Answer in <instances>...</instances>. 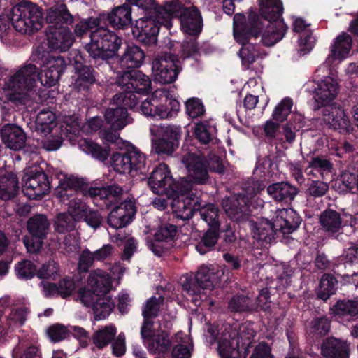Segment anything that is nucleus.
I'll return each mask as SVG.
<instances>
[{
  "mask_svg": "<svg viewBox=\"0 0 358 358\" xmlns=\"http://www.w3.org/2000/svg\"><path fill=\"white\" fill-rule=\"evenodd\" d=\"M287 31V26L282 20L267 21L263 24L253 12L249 13L248 22L241 13L234 17V37L242 47L239 57L243 65L246 67L253 63L257 57H261L257 47L250 41L261 37L260 41L265 46H272L282 39Z\"/></svg>",
  "mask_w": 358,
  "mask_h": 358,
  "instance_id": "nucleus-1",
  "label": "nucleus"
},
{
  "mask_svg": "<svg viewBox=\"0 0 358 358\" xmlns=\"http://www.w3.org/2000/svg\"><path fill=\"white\" fill-rule=\"evenodd\" d=\"M111 286L109 274L101 269H96L90 273L87 285L78 290L80 301L84 306L92 310L96 320L106 319L114 308L113 299L106 296Z\"/></svg>",
  "mask_w": 358,
  "mask_h": 358,
  "instance_id": "nucleus-2",
  "label": "nucleus"
},
{
  "mask_svg": "<svg viewBox=\"0 0 358 358\" xmlns=\"http://www.w3.org/2000/svg\"><path fill=\"white\" fill-rule=\"evenodd\" d=\"M105 17L101 14L98 17H90L77 22L73 34L81 36L89 30L90 41L85 46L89 55L94 59L106 60L116 55L121 44L122 39L113 31L101 27V21Z\"/></svg>",
  "mask_w": 358,
  "mask_h": 358,
  "instance_id": "nucleus-3",
  "label": "nucleus"
},
{
  "mask_svg": "<svg viewBox=\"0 0 358 358\" xmlns=\"http://www.w3.org/2000/svg\"><path fill=\"white\" fill-rule=\"evenodd\" d=\"M276 169V164L268 157L258 159L253 171L254 180L245 184L244 193L233 195L222 200V207L228 216L236 220L241 219L243 213L247 210L250 199L265 187V185L260 179L272 177L275 174Z\"/></svg>",
  "mask_w": 358,
  "mask_h": 358,
  "instance_id": "nucleus-4",
  "label": "nucleus"
},
{
  "mask_svg": "<svg viewBox=\"0 0 358 358\" xmlns=\"http://www.w3.org/2000/svg\"><path fill=\"white\" fill-rule=\"evenodd\" d=\"M301 218L292 208H282L276 210L273 222L266 219H259L256 222L250 221L248 224L254 239L261 245L270 243L277 231L282 234L293 232L300 224Z\"/></svg>",
  "mask_w": 358,
  "mask_h": 358,
  "instance_id": "nucleus-5",
  "label": "nucleus"
},
{
  "mask_svg": "<svg viewBox=\"0 0 358 358\" xmlns=\"http://www.w3.org/2000/svg\"><path fill=\"white\" fill-rule=\"evenodd\" d=\"M180 108L173 87L157 89L139 106L143 115L156 120L172 118L178 114Z\"/></svg>",
  "mask_w": 358,
  "mask_h": 358,
  "instance_id": "nucleus-6",
  "label": "nucleus"
},
{
  "mask_svg": "<svg viewBox=\"0 0 358 358\" xmlns=\"http://www.w3.org/2000/svg\"><path fill=\"white\" fill-rule=\"evenodd\" d=\"M148 185L155 194L173 198L172 203L178 199H185L190 193L191 184L183 178L180 182H175L169 166L164 163L152 170Z\"/></svg>",
  "mask_w": 358,
  "mask_h": 358,
  "instance_id": "nucleus-7",
  "label": "nucleus"
},
{
  "mask_svg": "<svg viewBox=\"0 0 358 358\" xmlns=\"http://www.w3.org/2000/svg\"><path fill=\"white\" fill-rule=\"evenodd\" d=\"M223 272L214 266H202L194 278L186 275L181 279L182 289L189 296L196 306H200L201 301L206 298L205 290L212 289L219 283Z\"/></svg>",
  "mask_w": 358,
  "mask_h": 358,
  "instance_id": "nucleus-8",
  "label": "nucleus"
},
{
  "mask_svg": "<svg viewBox=\"0 0 358 358\" xmlns=\"http://www.w3.org/2000/svg\"><path fill=\"white\" fill-rule=\"evenodd\" d=\"M38 76L37 67L32 64H26L12 71L3 87L8 99L25 104L26 96L34 87Z\"/></svg>",
  "mask_w": 358,
  "mask_h": 358,
  "instance_id": "nucleus-9",
  "label": "nucleus"
},
{
  "mask_svg": "<svg viewBox=\"0 0 358 358\" xmlns=\"http://www.w3.org/2000/svg\"><path fill=\"white\" fill-rule=\"evenodd\" d=\"M169 52L164 51L157 55L152 64V76L153 80L162 84L173 83L178 78L182 70L181 63L175 54V47L179 43L173 42L169 38L164 41Z\"/></svg>",
  "mask_w": 358,
  "mask_h": 358,
  "instance_id": "nucleus-10",
  "label": "nucleus"
},
{
  "mask_svg": "<svg viewBox=\"0 0 358 358\" xmlns=\"http://www.w3.org/2000/svg\"><path fill=\"white\" fill-rule=\"evenodd\" d=\"M173 210L182 220H189L196 211H199L201 217L210 228L219 227L218 208L213 204L201 207L199 198L192 193H189L185 199L176 200L173 203Z\"/></svg>",
  "mask_w": 358,
  "mask_h": 358,
  "instance_id": "nucleus-11",
  "label": "nucleus"
},
{
  "mask_svg": "<svg viewBox=\"0 0 358 358\" xmlns=\"http://www.w3.org/2000/svg\"><path fill=\"white\" fill-rule=\"evenodd\" d=\"M11 21L16 31L22 34H34L43 26L41 9L32 2L22 1L13 7Z\"/></svg>",
  "mask_w": 358,
  "mask_h": 358,
  "instance_id": "nucleus-12",
  "label": "nucleus"
},
{
  "mask_svg": "<svg viewBox=\"0 0 358 358\" xmlns=\"http://www.w3.org/2000/svg\"><path fill=\"white\" fill-rule=\"evenodd\" d=\"M124 153L114 152L110 157L113 169L120 174L135 177L146 172L145 156L131 143H124Z\"/></svg>",
  "mask_w": 358,
  "mask_h": 358,
  "instance_id": "nucleus-13",
  "label": "nucleus"
},
{
  "mask_svg": "<svg viewBox=\"0 0 358 358\" xmlns=\"http://www.w3.org/2000/svg\"><path fill=\"white\" fill-rule=\"evenodd\" d=\"M152 149L157 154L171 155L178 148L181 138V128L172 124H152Z\"/></svg>",
  "mask_w": 358,
  "mask_h": 358,
  "instance_id": "nucleus-14",
  "label": "nucleus"
},
{
  "mask_svg": "<svg viewBox=\"0 0 358 358\" xmlns=\"http://www.w3.org/2000/svg\"><path fill=\"white\" fill-rule=\"evenodd\" d=\"M36 131L41 136V142L45 150L53 151L59 148L62 135L52 111L43 110L38 113L36 118Z\"/></svg>",
  "mask_w": 358,
  "mask_h": 358,
  "instance_id": "nucleus-15",
  "label": "nucleus"
},
{
  "mask_svg": "<svg viewBox=\"0 0 358 358\" xmlns=\"http://www.w3.org/2000/svg\"><path fill=\"white\" fill-rule=\"evenodd\" d=\"M229 325L217 329L213 325H208L206 340L212 343H217V350L220 358H244L239 351L238 338L229 331Z\"/></svg>",
  "mask_w": 358,
  "mask_h": 358,
  "instance_id": "nucleus-16",
  "label": "nucleus"
},
{
  "mask_svg": "<svg viewBox=\"0 0 358 358\" xmlns=\"http://www.w3.org/2000/svg\"><path fill=\"white\" fill-rule=\"evenodd\" d=\"M141 334L145 346L150 353L169 355L172 341L168 334L160 328L158 322H143Z\"/></svg>",
  "mask_w": 358,
  "mask_h": 358,
  "instance_id": "nucleus-17",
  "label": "nucleus"
},
{
  "mask_svg": "<svg viewBox=\"0 0 358 358\" xmlns=\"http://www.w3.org/2000/svg\"><path fill=\"white\" fill-rule=\"evenodd\" d=\"M186 169L187 177L195 183H204L208 177L207 159L205 154L192 148L187 152L184 151L181 159Z\"/></svg>",
  "mask_w": 358,
  "mask_h": 358,
  "instance_id": "nucleus-18",
  "label": "nucleus"
},
{
  "mask_svg": "<svg viewBox=\"0 0 358 358\" xmlns=\"http://www.w3.org/2000/svg\"><path fill=\"white\" fill-rule=\"evenodd\" d=\"M123 78L127 80L131 78L132 83L131 86L129 87L130 91L127 94H115L114 100L122 99L124 105L130 108H134L138 103L137 94L148 93L151 87V80L148 76L135 69L129 71Z\"/></svg>",
  "mask_w": 358,
  "mask_h": 358,
  "instance_id": "nucleus-19",
  "label": "nucleus"
},
{
  "mask_svg": "<svg viewBox=\"0 0 358 358\" xmlns=\"http://www.w3.org/2000/svg\"><path fill=\"white\" fill-rule=\"evenodd\" d=\"M46 174L38 167L26 169L22 178V191L29 199H37L50 191Z\"/></svg>",
  "mask_w": 358,
  "mask_h": 358,
  "instance_id": "nucleus-20",
  "label": "nucleus"
},
{
  "mask_svg": "<svg viewBox=\"0 0 358 358\" xmlns=\"http://www.w3.org/2000/svg\"><path fill=\"white\" fill-rule=\"evenodd\" d=\"M307 90L314 93L316 102L327 106L331 105L330 103L337 96L339 85L336 79L327 76L309 82Z\"/></svg>",
  "mask_w": 358,
  "mask_h": 358,
  "instance_id": "nucleus-21",
  "label": "nucleus"
},
{
  "mask_svg": "<svg viewBox=\"0 0 358 358\" xmlns=\"http://www.w3.org/2000/svg\"><path fill=\"white\" fill-rule=\"evenodd\" d=\"M322 114L324 122L339 133L347 134L352 131L350 118L341 106L334 103L324 106Z\"/></svg>",
  "mask_w": 358,
  "mask_h": 358,
  "instance_id": "nucleus-22",
  "label": "nucleus"
},
{
  "mask_svg": "<svg viewBox=\"0 0 358 358\" xmlns=\"http://www.w3.org/2000/svg\"><path fill=\"white\" fill-rule=\"evenodd\" d=\"M122 99L114 100L111 106L106 110L105 120L111 128L115 130L122 129L126 125L132 122V118L129 117L127 110Z\"/></svg>",
  "mask_w": 358,
  "mask_h": 358,
  "instance_id": "nucleus-23",
  "label": "nucleus"
},
{
  "mask_svg": "<svg viewBox=\"0 0 358 358\" xmlns=\"http://www.w3.org/2000/svg\"><path fill=\"white\" fill-rule=\"evenodd\" d=\"M352 38L346 33L338 35L330 46V54L326 59L324 65L329 66L340 63L350 55L352 48Z\"/></svg>",
  "mask_w": 358,
  "mask_h": 358,
  "instance_id": "nucleus-24",
  "label": "nucleus"
},
{
  "mask_svg": "<svg viewBox=\"0 0 358 358\" xmlns=\"http://www.w3.org/2000/svg\"><path fill=\"white\" fill-rule=\"evenodd\" d=\"M136 213V206L133 201H125L113 208L108 217V224L114 229L125 227L131 222Z\"/></svg>",
  "mask_w": 358,
  "mask_h": 358,
  "instance_id": "nucleus-25",
  "label": "nucleus"
},
{
  "mask_svg": "<svg viewBox=\"0 0 358 358\" xmlns=\"http://www.w3.org/2000/svg\"><path fill=\"white\" fill-rule=\"evenodd\" d=\"M176 234V227L173 224L161 226L155 234L154 241L147 242L148 247L156 256L160 257L171 244Z\"/></svg>",
  "mask_w": 358,
  "mask_h": 358,
  "instance_id": "nucleus-26",
  "label": "nucleus"
},
{
  "mask_svg": "<svg viewBox=\"0 0 358 358\" xmlns=\"http://www.w3.org/2000/svg\"><path fill=\"white\" fill-rule=\"evenodd\" d=\"M308 27L302 18H295L293 21V30L299 34L298 50L302 55L310 52L316 41Z\"/></svg>",
  "mask_w": 358,
  "mask_h": 358,
  "instance_id": "nucleus-27",
  "label": "nucleus"
},
{
  "mask_svg": "<svg viewBox=\"0 0 358 358\" xmlns=\"http://www.w3.org/2000/svg\"><path fill=\"white\" fill-rule=\"evenodd\" d=\"M58 179L60 189L59 193L63 202L70 197L75 196L74 194H78L79 191H86L84 180L77 176L61 173L58 176Z\"/></svg>",
  "mask_w": 358,
  "mask_h": 358,
  "instance_id": "nucleus-28",
  "label": "nucleus"
},
{
  "mask_svg": "<svg viewBox=\"0 0 358 358\" xmlns=\"http://www.w3.org/2000/svg\"><path fill=\"white\" fill-rule=\"evenodd\" d=\"M180 21L182 31L186 34L194 36L201 31V17L195 7L183 9L180 15Z\"/></svg>",
  "mask_w": 358,
  "mask_h": 358,
  "instance_id": "nucleus-29",
  "label": "nucleus"
},
{
  "mask_svg": "<svg viewBox=\"0 0 358 358\" xmlns=\"http://www.w3.org/2000/svg\"><path fill=\"white\" fill-rule=\"evenodd\" d=\"M1 136L6 146L14 150L22 148L26 142L24 132L15 124H5L1 129Z\"/></svg>",
  "mask_w": 358,
  "mask_h": 358,
  "instance_id": "nucleus-30",
  "label": "nucleus"
},
{
  "mask_svg": "<svg viewBox=\"0 0 358 358\" xmlns=\"http://www.w3.org/2000/svg\"><path fill=\"white\" fill-rule=\"evenodd\" d=\"M73 41V34L68 28L50 29L48 34V45L52 50L66 51L72 45Z\"/></svg>",
  "mask_w": 358,
  "mask_h": 358,
  "instance_id": "nucleus-31",
  "label": "nucleus"
},
{
  "mask_svg": "<svg viewBox=\"0 0 358 358\" xmlns=\"http://www.w3.org/2000/svg\"><path fill=\"white\" fill-rule=\"evenodd\" d=\"M45 20L51 27L61 29L64 24L73 23V16L69 12L65 4L59 3L47 10Z\"/></svg>",
  "mask_w": 358,
  "mask_h": 358,
  "instance_id": "nucleus-32",
  "label": "nucleus"
},
{
  "mask_svg": "<svg viewBox=\"0 0 358 358\" xmlns=\"http://www.w3.org/2000/svg\"><path fill=\"white\" fill-rule=\"evenodd\" d=\"M161 22L162 18H159L155 13L153 18L145 17L137 20L136 27L138 30L139 36L142 37L141 40L148 39L150 42H155L159 25H164Z\"/></svg>",
  "mask_w": 358,
  "mask_h": 358,
  "instance_id": "nucleus-33",
  "label": "nucleus"
},
{
  "mask_svg": "<svg viewBox=\"0 0 358 358\" xmlns=\"http://www.w3.org/2000/svg\"><path fill=\"white\" fill-rule=\"evenodd\" d=\"M182 6L178 0H174L170 2H166L164 6H153L152 8L154 13L157 16L162 18V23L164 26L169 29L172 27L171 18L175 17H179L183 9H185Z\"/></svg>",
  "mask_w": 358,
  "mask_h": 358,
  "instance_id": "nucleus-34",
  "label": "nucleus"
},
{
  "mask_svg": "<svg viewBox=\"0 0 358 358\" xmlns=\"http://www.w3.org/2000/svg\"><path fill=\"white\" fill-rule=\"evenodd\" d=\"M266 190L273 200L285 203L292 201L298 193L295 187L285 182L270 185Z\"/></svg>",
  "mask_w": 358,
  "mask_h": 358,
  "instance_id": "nucleus-35",
  "label": "nucleus"
},
{
  "mask_svg": "<svg viewBox=\"0 0 358 358\" xmlns=\"http://www.w3.org/2000/svg\"><path fill=\"white\" fill-rule=\"evenodd\" d=\"M322 353L326 358H348V345L344 341L328 338L321 348Z\"/></svg>",
  "mask_w": 358,
  "mask_h": 358,
  "instance_id": "nucleus-36",
  "label": "nucleus"
},
{
  "mask_svg": "<svg viewBox=\"0 0 358 358\" xmlns=\"http://www.w3.org/2000/svg\"><path fill=\"white\" fill-rule=\"evenodd\" d=\"M172 357L190 358L193 350L192 338L182 331L178 332L172 339Z\"/></svg>",
  "mask_w": 358,
  "mask_h": 358,
  "instance_id": "nucleus-37",
  "label": "nucleus"
},
{
  "mask_svg": "<svg viewBox=\"0 0 358 358\" xmlns=\"http://www.w3.org/2000/svg\"><path fill=\"white\" fill-rule=\"evenodd\" d=\"M43 294L45 296L50 297L60 295L62 297L69 296L75 289V283L70 278H64L58 285L48 282L41 283Z\"/></svg>",
  "mask_w": 358,
  "mask_h": 358,
  "instance_id": "nucleus-38",
  "label": "nucleus"
},
{
  "mask_svg": "<svg viewBox=\"0 0 358 358\" xmlns=\"http://www.w3.org/2000/svg\"><path fill=\"white\" fill-rule=\"evenodd\" d=\"M105 15L109 23L114 27L124 28L131 24V9L129 5L115 8L110 13Z\"/></svg>",
  "mask_w": 358,
  "mask_h": 358,
  "instance_id": "nucleus-39",
  "label": "nucleus"
},
{
  "mask_svg": "<svg viewBox=\"0 0 358 358\" xmlns=\"http://www.w3.org/2000/svg\"><path fill=\"white\" fill-rule=\"evenodd\" d=\"M70 120V122L67 121L65 129L69 134L74 136L78 135L80 131L86 134L94 132L100 129L102 122L101 117H94L81 127L77 117H71Z\"/></svg>",
  "mask_w": 358,
  "mask_h": 358,
  "instance_id": "nucleus-40",
  "label": "nucleus"
},
{
  "mask_svg": "<svg viewBox=\"0 0 358 358\" xmlns=\"http://www.w3.org/2000/svg\"><path fill=\"white\" fill-rule=\"evenodd\" d=\"M322 228L329 235L340 231L342 228V218L338 212L334 210H326L320 216Z\"/></svg>",
  "mask_w": 358,
  "mask_h": 358,
  "instance_id": "nucleus-41",
  "label": "nucleus"
},
{
  "mask_svg": "<svg viewBox=\"0 0 358 358\" xmlns=\"http://www.w3.org/2000/svg\"><path fill=\"white\" fill-rule=\"evenodd\" d=\"M259 12L266 21L282 20V3L280 0H259Z\"/></svg>",
  "mask_w": 358,
  "mask_h": 358,
  "instance_id": "nucleus-42",
  "label": "nucleus"
},
{
  "mask_svg": "<svg viewBox=\"0 0 358 358\" xmlns=\"http://www.w3.org/2000/svg\"><path fill=\"white\" fill-rule=\"evenodd\" d=\"M18 183V179L13 173L0 177V199L7 201L14 198L19 189Z\"/></svg>",
  "mask_w": 358,
  "mask_h": 358,
  "instance_id": "nucleus-43",
  "label": "nucleus"
},
{
  "mask_svg": "<svg viewBox=\"0 0 358 358\" xmlns=\"http://www.w3.org/2000/svg\"><path fill=\"white\" fill-rule=\"evenodd\" d=\"M123 192L121 187L117 185H111L103 187H90L86 194L92 198H100L101 199H106L109 202H113L117 199Z\"/></svg>",
  "mask_w": 358,
  "mask_h": 358,
  "instance_id": "nucleus-44",
  "label": "nucleus"
},
{
  "mask_svg": "<svg viewBox=\"0 0 358 358\" xmlns=\"http://www.w3.org/2000/svg\"><path fill=\"white\" fill-rule=\"evenodd\" d=\"M78 146L81 150L87 155H90L101 162L107 159L110 150L108 148H103L89 138H80L78 141Z\"/></svg>",
  "mask_w": 358,
  "mask_h": 358,
  "instance_id": "nucleus-45",
  "label": "nucleus"
},
{
  "mask_svg": "<svg viewBox=\"0 0 358 358\" xmlns=\"http://www.w3.org/2000/svg\"><path fill=\"white\" fill-rule=\"evenodd\" d=\"M93 69L87 66L81 68L76 67L74 79V87L78 90H87L91 84L95 81Z\"/></svg>",
  "mask_w": 358,
  "mask_h": 358,
  "instance_id": "nucleus-46",
  "label": "nucleus"
},
{
  "mask_svg": "<svg viewBox=\"0 0 358 358\" xmlns=\"http://www.w3.org/2000/svg\"><path fill=\"white\" fill-rule=\"evenodd\" d=\"M49 227L50 223L47 217L43 215L32 217L27 223L29 233L37 238H45L49 231Z\"/></svg>",
  "mask_w": 358,
  "mask_h": 358,
  "instance_id": "nucleus-47",
  "label": "nucleus"
},
{
  "mask_svg": "<svg viewBox=\"0 0 358 358\" xmlns=\"http://www.w3.org/2000/svg\"><path fill=\"white\" fill-rule=\"evenodd\" d=\"M117 329L113 324L104 326L99 329L93 335L92 341L98 348H103L114 339Z\"/></svg>",
  "mask_w": 358,
  "mask_h": 358,
  "instance_id": "nucleus-48",
  "label": "nucleus"
},
{
  "mask_svg": "<svg viewBox=\"0 0 358 358\" xmlns=\"http://www.w3.org/2000/svg\"><path fill=\"white\" fill-rule=\"evenodd\" d=\"M332 311L337 319L355 316L358 314V299L340 300L333 306Z\"/></svg>",
  "mask_w": 358,
  "mask_h": 358,
  "instance_id": "nucleus-49",
  "label": "nucleus"
},
{
  "mask_svg": "<svg viewBox=\"0 0 358 358\" xmlns=\"http://www.w3.org/2000/svg\"><path fill=\"white\" fill-rule=\"evenodd\" d=\"M145 59L144 52L137 45L128 46L122 57V62L128 68L140 66Z\"/></svg>",
  "mask_w": 358,
  "mask_h": 358,
  "instance_id": "nucleus-50",
  "label": "nucleus"
},
{
  "mask_svg": "<svg viewBox=\"0 0 358 358\" xmlns=\"http://www.w3.org/2000/svg\"><path fill=\"white\" fill-rule=\"evenodd\" d=\"M337 284V280L333 275L324 274L320 282L317 291V296L324 301L328 299L331 295L335 294Z\"/></svg>",
  "mask_w": 358,
  "mask_h": 358,
  "instance_id": "nucleus-51",
  "label": "nucleus"
},
{
  "mask_svg": "<svg viewBox=\"0 0 358 358\" xmlns=\"http://www.w3.org/2000/svg\"><path fill=\"white\" fill-rule=\"evenodd\" d=\"M68 203L67 212L76 222L82 220L89 209L86 203L78 199V196L70 197Z\"/></svg>",
  "mask_w": 358,
  "mask_h": 358,
  "instance_id": "nucleus-52",
  "label": "nucleus"
},
{
  "mask_svg": "<svg viewBox=\"0 0 358 358\" xmlns=\"http://www.w3.org/2000/svg\"><path fill=\"white\" fill-rule=\"evenodd\" d=\"M229 331L232 334V336L235 334V336L238 338V342L241 341L243 345H249L251 343V339L255 336L256 331L254 328V323L250 322H245L242 323L238 327V332L236 334V327L232 328Z\"/></svg>",
  "mask_w": 358,
  "mask_h": 358,
  "instance_id": "nucleus-53",
  "label": "nucleus"
},
{
  "mask_svg": "<svg viewBox=\"0 0 358 358\" xmlns=\"http://www.w3.org/2000/svg\"><path fill=\"white\" fill-rule=\"evenodd\" d=\"M163 301L164 299L161 296L158 298L153 296L146 301L142 313L144 317V322H153L151 321V319L157 315L158 311L162 306ZM157 322L159 323V321Z\"/></svg>",
  "mask_w": 358,
  "mask_h": 358,
  "instance_id": "nucleus-54",
  "label": "nucleus"
},
{
  "mask_svg": "<svg viewBox=\"0 0 358 358\" xmlns=\"http://www.w3.org/2000/svg\"><path fill=\"white\" fill-rule=\"evenodd\" d=\"M15 272L17 277L20 279H31L36 275V266L29 260H22L15 266Z\"/></svg>",
  "mask_w": 358,
  "mask_h": 358,
  "instance_id": "nucleus-55",
  "label": "nucleus"
},
{
  "mask_svg": "<svg viewBox=\"0 0 358 358\" xmlns=\"http://www.w3.org/2000/svg\"><path fill=\"white\" fill-rule=\"evenodd\" d=\"M76 222L68 213H61L55 218L54 227L57 232L64 234L73 231L76 227Z\"/></svg>",
  "mask_w": 358,
  "mask_h": 358,
  "instance_id": "nucleus-56",
  "label": "nucleus"
},
{
  "mask_svg": "<svg viewBox=\"0 0 358 358\" xmlns=\"http://www.w3.org/2000/svg\"><path fill=\"white\" fill-rule=\"evenodd\" d=\"M12 355L13 358H41L38 348L34 345L27 347L24 341H19L13 350Z\"/></svg>",
  "mask_w": 358,
  "mask_h": 358,
  "instance_id": "nucleus-57",
  "label": "nucleus"
},
{
  "mask_svg": "<svg viewBox=\"0 0 358 358\" xmlns=\"http://www.w3.org/2000/svg\"><path fill=\"white\" fill-rule=\"evenodd\" d=\"M250 299L244 296H235L229 303V308L234 312H244L256 310Z\"/></svg>",
  "mask_w": 358,
  "mask_h": 358,
  "instance_id": "nucleus-58",
  "label": "nucleus"
},
{
  "mask_svg": "<svg viewBox=\"0 0 358 358\" xmlns=\"http://www.w3.org/2000/svg\"><path fill=\"white\" fill-rule=\"evenodd\" d=\"M60 272L59 264L54 261H49L43 264L37 271L36 275L41 279L55 280L57 276L60 275Z\"/></svg>",
  "mask_w": 358,
  "mask_h": 358,
  "instance_id": "nucleus-59",
  "label": "nucleus"
},
{
  "mask_svg": "<svg viewBox=\"0 0 358 358\" xmlns=\"http://www.w3.org/2000/svg\"><path fill=\"white\" fill-rule=\"evenodd\" d=\"M50 339L53 342H59L68 338L71 334L69 326L66 327L60 324H55L47 329Z\"/></svg>",
  "mask_w": 358,
  "mask_h": 358,
  "instance_id": "nucleus-60",
  "label": "nucleus"
},
{
  "mask_svg": "<svg viewBox=\"0 0 358 358\" xmlns=\"http://www.w3.org/2000/svg\"><path fill=\"white\" fill-rule=\"evenodd\" d=\"M187 114L192 118L202 116L205 113V108L201 99L195 97L189 98L185 102Z\"/></svg>",
  "mask_w": 358,
  "mask_h": 358,
  "instance_id": "nucleus-61",
  "label": "nucleus"
},
{
  "mask_svg": "<svg viewBox=\"0 0 358 358\" xmlns=\"http://www.w3.org/2000/svg\"><path fill=\"white\" fill-rule=\"evenodd\" d=\"M293 103L291 99L285 98L275 107L273 117L278 122L284 121L290 113Z\"/></svg>",
  "mask_w": 358,
  "mask_h": 358,
  "instance_id": "nucleus-62",
  "label": "nucleus"
},
{
  "mask_svg": "<svg viewBox=\"0 0 358 358\" xmlns=\"http://www.w3.org/2000/svg\"><path fill=\"white\" fill-rule=\"evenodd\" d=\"M41 67L43 69L39 76L41 84L47 87L55 85L60 77L58 74V71H53L52 69L47 66V64L44 62Z\"/></svg>",
  "mask_w": 358,
  "mask_h": 358,
  "instance_id": "nucleus-63",
  "label": "nucleus"
},
{
  "mask_svg": "<svg viewBox=\"0 0 358 358\" xmlns=\"http://www.w3.org/2000/svg\"><path fill=\"white\" fill-rule=\"evenodd\" d=\"M217 229L211 228L203 236L201 243L196 245V250L201 254L203 255L207 252V250L203 249V247L207 248H212L217 241Z\"/></svg>",
  "mask_w": 358,
  "mask_h": 358,
  "instance_id": "nucleus-64",
  "label": "nucleus"
}]
</instances>
